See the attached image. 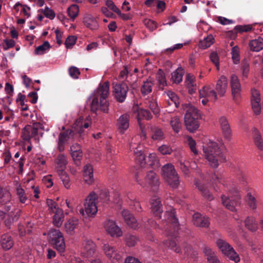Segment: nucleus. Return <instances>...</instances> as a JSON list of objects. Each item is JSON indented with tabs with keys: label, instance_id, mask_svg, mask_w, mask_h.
<instances>
[{
	"label": "nucleus",
	"instance_id": "nucleus-1",
	"mask_svg": "<svg viewBox=\"0 0 263 263\" xmlns=\"http://www.w3.org/2000/svg\"><path fill=\"white\" fill-rule=\"evenodd\" d=\"M109 83L108 81L100 84L95 92L91 103V110L93 112L101 110L104 113L108 112L109 102L107 99L109 95Z\"/></svg>",
	"mask_w": 263,
	"mask_h": 263
},
{
	"label": "nucleus",
	"instance_id": "nucleus-2",
	"mask_svg": "<svg viewBox=\"0 0 263 263\" xmlns=\"http://www.w3.org/2000/svg\"><path fill=\"white\" fill-rule=\"evenodd\" d=\"M203 151L205 158L212 167L217 168L219 165V162L225 161L226 159L218 143L215 142L210 141L204 145Z\"/></svg>",
	"mask_w": 263,
	"mask_h": 263
},
{
	"label": "nucleus",
	"instance_id": "nucleus-3",
	"mask_svg": "<svg viewBox=\"0 0 263 263\" xmlns=\"http://www.w3.org/2000/svg\"><path fill=\"white\" fill-rule=\"evenodd\" d=\"M134 139H132L129 144V149L131 151H134L135 157V160L139 164L141 167H143L146 163L147 165L155 168L158 167L159 165V160L155 153L150 154L147 158L146 161H145V155L143 153V147L142 145L138 144L136 145V143H134Z\"/></svg>",
	"mask_w": 263,
	"mask_h": 263
},
{
	"label": "nucleus",
	"instance_id": "nucleus-4",
	"mask_svg": "<svg viewBox=\"0 0 263 263\" xmlns=\"http://www.w3.org/2000/svg\"><path fill=\"white\" fill-rule=\"evenodd\" d=\"M163 221V226L160 228L163 229L167 235L176 237L179 230V223L175 215V210L171 208L170 211H166Z\"/></svg>",
	"mask_w": 263,
	"mask_h": 263
},
{
	"label": "nucleus",
	"instance_id": "nucleus-5",
	"mask_svg": "<svg viewBox=\"0 0 263 263\" xmlns=\"http://www.w3.org/2000/svg\"><path fill=\"white\" fill-rule=\"evenodd\" d=\"M186 109L185 125L188 130L193 132L199 127L198 119L200 117V112L197 108L190 104L186 105Z\"/></svg>",
	"mask_w": 263,
	"mask_h": 263
},
{
	"label": "nucleus",
	"instance_id": "nucleus-6",
	"mask_svg": "<svg viewBox=\"0 0 263 263\" xmlns=\"http://www.w3.org/2000/svg\"><path fill=\"white\" fill-rule=\"evenodd\" d=\"M161 175L164 180L174 189H177L180 183L179 177L174 166L167 163L161 168Z\"/></svg>",
	"mask_w": 263,
	"mask_h": 263
},
{
	"label": "nucleus",
	"instance_id": "nucleus-7",
	"mask_svg": "<svg viewBox=\"0 0 263 263\" xmlns=\"http://www.w3.org/2000/svg\"><path fill=\"white\" fill-rule=\"evenodd\" d=\"M97 194L94 192H91L85 200L84 209L80 210V213L84 217H90L95 215L98 211L96 200Z\"/></svg>",
	"mask_w": 263,
	"mask_h": 263
},
{
	"label": "nucleus",
	"instance_id": "nucleus-8",
	"mask_svg": "<svg viewBox=\"0 0 263 263\" xmlns=\"http://www.w3.org/2000/svg\"><path fill=\"white\" fill-rule=\"evenodd\" d=\"M49 242L59 252L62 253L65 249V243L62 233L58 229H52L49 233Z\"/></svg>",
	"mask_w": 263,
	"mask_h": 263
},
{
	"label": "nucleus",
	"instance_id": "nucleus-9",
	"mask_svg": "<svg viewBox=\"0 0 263 263\" xmlns=\"http://www.w3.org/2000/svg\"><path fill=\"white\" fill-rule=\"evenodd\" d=\"M216 244L219 250L230 260L237 263L240 261V257L233 247L225 240L218 239Z\"/></svg>",
	"mask_w": 263,
	"mask_h": 263
},
{
	"label": "nucleus",
	"instance_id": "nucleus-10",
	"mask_svg": "<svg viewBox=\"0 0 263 263\" xmlns=\"http://www.w3.org/2000/svg\"><path fill=\"white\" fill-rule=\"evenodd\" d=\"M103 249L106 257L109 258L112 263L123 262V253L118 251L115 247L106 243L103 246Z\"/></svg>",
	"mask_w": 263,
	"mask_h": 263
},
{
	"label": "nucleus",
	"instance_id": "nucleus-11",
	"mask_svg": "<svg viewBox=\"0 0 263 263\" xmlns=\"http://www.w3.org/2000/svg\"><path fill=\"white\" fill-rule=\"evenodd\" d=\"M112 85L115 99L118 102L123 103L127 97V93L129 90L127 84L124 82H122L121 83L114 82Z\"/></svg>",
	"mask_w": 263,
	"mask_h": 263
},
{
	"label": "nucleus",
	"instance_id": "nucleus-12",
	"mask_svg": "<svg viewBox=\"0 0 263 263\" xmlns=\"http://www.w3.org/2000/svg\"><path fill=\"white\" fill-rule=\"evenodd\" d=\"M231 88L233 99L236 102H238L241 97V85L239 80L235 74L231 77Z\"/></svg>",
	"mask_w": 263,
	"mask_h": 263
},
{
	"label": "nucleus",
	"instance_id": "nucleus-13",
	"mask_svg": "<svg viewBox=\"0 0 263 263\" xmlns=\"http://www.w3.org/2000/svg\"><path fill=\"white\" fill-rule=\"evenodd\" d=\"M151 211L155 217L159 219L161 218L163 212V206L160 198L157 196H153L150 201Z\"/></svg>",
	"mask_w": 263,
	"mask_h": 263
},
{
	"label": "nucleus",
	"instance_id": "nucleus-14",
	"mask_svg": "<svg viewBox=\"0 0 263 263\" xmlns=\"http://www.w3.org/2000/svg\"><path fill=\"white\" fill-rule=\"evenodd\" d=\"M130 116L128 114L122 115L117 120V127L120 134H123L128 128Z\"/></svg>",
	"mask_w": 263,
	"mask_h": 263
},
{
	"label": "nucleus",
	"instance_id": "nucleus-15",
	"mask_svg": "<svg viewBox=\"0 0 263 263\" xmlns=\"http://www.w3.org/2000/svg\"><path fill=\"white\" fill-rule=\"evenodd\" d=\"M105 228L111 236L119 237L122 234L121 229L116 225L114 220H107L105 223Z\"/></svg>",
	"mask_w": 263,
	"mask_h": 263
},
{
	"label": "nucleus",
	"instance_id": "nucleus-16",
	"mask_svg": "<svg viewBox=\"0 0 263 263\" xmlns=\"http://www.w3.org/2000/svg\"><path fill=\"white\" fill-rule=\"evenodd\" d=\"M193 222L198 227L208 228L210 223L208 217L203 216L200 213H195L193 216Z\"/></svg>",
	"mask_w": 263,
	"mask_h": 263
},
{
	"label": "nucleus",
	"instance_id": "nucleus-17",
	"mask_svg": "<svg viewBox=\"0 0 263 263\" xmlns=\"http://www.w3.org/2000/svg\"><path fill=\"white\" fill-rule=\"evenodd\" d=\"M73 137V132L71 129H67L61 133L59 136L58 149L60 152L64 150L66 142Z\"/></svg>",
	"mask_w": 263,
	"mask_h": 263
},
{
	"label": "nucleus",
	"instance_id": "nucleus-18",
	"mask_svg": "<svg viewBox=\"0 0 263 263\" xmlns=\"http://www.w3.org/2000/svg\"><path fill=\"white\" fill-rule=\"evenodd\" d=\"M251 105L256 115H259L261 110L260 93L257 90H252Z\"/></svg>",
	"mask_w": 263,
	"mask_h": 263
},
{
	"label": "nucleus",
	"instance_id": "nucleus-19",
	"mask_svg": "<svg viewBox=\"0 0 263 263\" xmlns=\"http://www.w3.org/2000/svg\"><path fill=\"white\" fill-rule=\"evenodd\" d=\"M121 214L125 222L129 227L133 229H136L139 228V224L138 223L136 218L134 217L133 215L129 212V211L127 210H123L122 211Z\"/></svg>",
	"mask_w": 263,
	"mask_h": 263
},
{
	"label": "nucleus",
	"instance_id": "nucleus-20",
	"mask_svg": "<svg viewBox=\"0 0 263 263\" xmlns=\"http://www.w3.org/2000/svg\"><path fill=\"white\" fill-rule=\"evenodd\" d=\"M84 25L90 30H97L99 28V23L96 17L90 14H86L83 17Z\"/></svg>",
	"mask_w": 263,
	"mask_h": 263
},
{
	"label": "nucleus",
	"instance_id": "nucleus-21",
	"mask_svg": "<svg viewBox=\"0 0 263 263\" xmlns=\"http://www.w3.org/2000/svg\"><path fill=\"white\" fill-rule=\"evenodd\" d=\"M219 122L224 137L229 139L232 134V130L228 121L226 117H221L219 119Z\"/></svg>",
	"mask_w": 263,
	"mask_h": 263
},
{
	"label": "nucleus",
	"instance_id": "nucleus-22",
	"mask_svg": "<svg viewBox=\"0 0 263 263\" xmlns=\"http://www.w3.org/2000/svg\"><path fill=\"white\" fill-rule=\"evenodd\" d=\"M203 252L207 260L208 263H221L216 253L210 247L205 246Z\"/></svg>",
	"mask_w": 263,
	"mask_h": 263
},
{
	"label": "nucleus",
	"instance_id": "nucleus-23",
	"mask_svg": "<svg viewBox=\"0 0 263 263\" xmlns=\"http://www.w3.org/2000/svg\"><path fill=\"white\" fill-rule=\"evenodd\" d=\"M221 200L223 205L231 211H235V207L240 204L238 197H235L234 199L233 197L230 199L224 195H222L221 196Z\"/></svg>",
	"mask_w": 263,
	"mask_h": 263
},
{
	"label": "nucleus",
	"instance_id": "nucleus-24",
	"mask_svg": "<svg viewBox=\"0 0 263 263\" xmlns=\"http://www.w3.org/2000/svg\"><path fill=\"white\" fill-rule=\"evenodd\" d=\"M199 96L201 98H207L211 101H215L217 99L216 92L210 86H204L199 90Z\"/></svg>",
	"mask_w": 263,
	"mask_h": 263
},
{
	"label": "nucleus",
	"instance_id": "nucleus-25",
	"mask_svg": "<svg viewBox=\"0 0 263 263\" xmlns=\"http://www.w3.org/2000/svg\"><path fill=\"white\" fill-rule=\"evenodd\" d=\"M83 255L85 257L92 256L96 251V245L91 240H86L83 243Z\"/></svg>",
	"mask_w": 263,
	"mask_h": 263
},
{
	"label": "nucleus",
	"instance_id": "nucleus-26",
	"mask_svg": "<svg viewBox=\"0 0 263 263\" xmlns=\"http://www.w3.org/2000/svg\"><path fill=\"white\" fill-rule=\"evenodd\" d=\"M145 181L154 187V190H157L160 184L158 176L153 171L147 172Z\"/></svg>",
	"mask_w": 263,
	"mask_h": 263
},
{
	"label": "nucleus",
	"instance_id": "nucleus-27",
	"mask_svg": "<svg viewBox=\"0 0 263 263\" xmlns=\"http://www.w3.org/2000/svg\"><path fill=\"white\" fill-rule=\"evenodd\" d=\"M79 220L76 217L69 218L65 223V229L67 234L72 235L74 233V230L78 228Z\"/></svg>",
	"mask_w": 263,
	"mask_h": 263
},
{
	"label": "nucleus",
	"instance_id": "nucleus-28",
	"mask_svg": "<svg viewBox=\"0 0 263 263\" xmlns=\"http://www.w3.org/2000/svg\"><path fill=\"white\" fill-rule=\"evenodd\" d=\"M83 177L84 181L86 183L90 185L93 182V168L90 164H87L84 167Z\"/></svg>",
	"mask_w": 263,
	"mask_h": 263
},
{
	"label": "nucleus",
	"instance_id": "nucleus-29",
	"mask_svg": "<svg viewBox=\"0 0 263 263\" xmlns=\"http://www.w3.org/2000/svg\"><path fill=\"white\" fill-rule=\"evenodd\" d=\"M227 88L228 81L226 77L224 76L220 77L216 86V90L220 97H222L224 95Z\"/></svg>",
	"mask_w": 263,
	"mask_h": 263
},
{
	"label": "nucleus",
	"instance_id": "nucleus-30",
	"mask_svg": "<svg viewBox=\"0 0 263 263\" xmlns=\"http://www.w3.org/2000/svg\"><path fill=\"white\" fill-rule=\"evenodd\" d=\"M152 138L154 141H160L165 138V134L163 129L158 126H152L151 128Z\"/></svg>",
	"mask_w": 263,
	"mask_h": 263
},
{
	"label": "nucleus",
	"instance_id": "nucleus-31",
	"mask_svg": "<svg viewBox=\"0 0 263 263\" xmlns=\"http://www.w3.org/2000/svg\"><path fill=\"white\" fill-rule=\"evenodd\" d=\"M249 46L251 51L259 52L263 49V38L259 37L257 39L251 40Z\"/></svg>",
	"mask_w": 263,
	"mask_h": 263
},
{
	"label": "nucleus",
	"instance_id": "nucleus-32",
	"mask_svg": "<svg viewBox=\"0 0 263 263\" xmlns=\"http://www.w3.org/2000/svg\"><path fill=\"white\" fill-rule=\"evenodd\" d=\"M154 85V81L149 78L146 81H143L141 87V92L143 96H146L152 91L153 86Z\"/></svg>",
	"mask_w": 263,
	"mask_h": 263
},
{
	"label": "nucleus",
	"instance_id": "nucleus-33",
	"mask_svg": "<svg viewBox=\"0 0 263 263\" xmlns=\"http://www.w3.org/2000/svg\"><path fill=\"white\" fill-rule=\"evenodd\" d=\"M0 242L3 249L5 250H9L14 245V241L11 237L7 234L2 235Z\"/></svg>",
	"mask_w": 263,
	"mask_h": 263
},
{
	"label": "nucleus",
	"instance_id": "nucleus-34",
	"mask_svg": "<svg viewBox=\"0 0 263 263\" xmlns=\"http://www.w3.org/2000/svg\"><path fill=\"white\" fill-rule=\"evenodd\" d=\"M185 83L189 89V92L190 94H193L196 90V84L195 83L194 76L190 73L186 76Z\"/></svg>",
	"mask_w": 263,
	"mask_h": 263
},
{
	"label": "nucleus",
	"instance_id": "nucleus-35",
	"mask_svg": "<svg viewBox=\"0 0 263 263\" xmlns=\"http://www.w3.org/2000/svg\"><path fill=\"white\" fill-rule=\"evenodd\" d=\"M137 120L138 124L141 126L142 119H145L146 120H149L153 118V116L151 112L145 109L140 108L137 111Z\"/></svg>",
	"mask_w": 263,
	"mask_h": 263
},
{
	"label": "nucleus",
	"instance_id": "nucleus-36",
	"mask_svg": "<svg viewBox=\"0 0 263 263\" xmlns=\"http://www.w3.org/2000/svg\"><path fill=\"white\" fill-rule=\"evenodd\" d=\"M11 200L10 192L5 187L0 185V204L4 205Z\"/></svg>",
	"mask_w": 263,
	"mask_h": 263
},
{
	"label": "nucleus",
	"instance_id": "nucleus-37",
	"mask_svg": "<svg viewBox=\"0 0 263 263\" xmlns=\"http://www.w3.org/2000/svg\"><path fill=\"white\" fill-rule=\"evenodd\" d=\"M11 200L10 192L5 187L0 185V204L4 205Z\"/></svg>",
	"mask_w": 263,
	"mask_h": 263
},
{
	"label": "nucleus",
	"instance_id": "nucleus-38",
	"mask_svg": "<svg viewBox=\"0 0 263 263\" xmlns=\"http://www.w3.org/2000/svg\"><path fill=\"white\" fill-rule=\"evenodd\" d=\"M11 200L10 192L5 187L0 185V204L4 205Z\"/></svg>",
	"mask_w": 263,
	"mask_h": 263
},
{
	"label": "nucleus",
	"instance_id": "nucleus-39",
	"mask_svg": "<svg viewBox=\"0 0 263 263\" xmlns=\"http://www.w3.org/2000/svg\"><path fill=\"white\" fill-rule=\"evenodd\" d=\"M54 215L53 217V224L55 227L59 228L61 226L64 219V215L62 209L58 210L56 211V212L54 213Z\"/></svg>",
	"mask_w": 263,
	"mask_h": 263
},
{
	"label": "nucleus",
	"instance_id": "nucleus-40",
	"mask_svg": "<svg viewBox=\"0 0 263 263\" xmlns=\"http://www.w3.org/2000/svg\"><path fill=\"white\" fill-rule=\"evenodd\" d=\"M246 228L252 232H255L258 229V223L255 218L252 216L248 217L245 221Z\"/></svg>",
	"mask_w": 263,
	"mask_h": 263
},
{
	"label": "nucleus",
	"instance_id": "nucleus-41",
	"mask_svg": "<svg viewBox=\"0 0 263 263\" xmlns=\"http://www.w3.org/2000/svg\"><path fill=\"white\" fill-rule=\"evenodd\" d=\"M214 38L212 34H209L206 37H204L202 40H200L199 43V46L200 48L204 49L210 47L214 43Z\"/></svg>",
	"mask_w": 263,
	"mask_h": 263
},
{
	"label": "nucleus",
	"instance_id": "nucleus-42",
	"mask_svg": "<svg viewBox=\"0 0 263 263\" xmlns=\"http://www.w3.org/2000/svg\"><path fill=\"white\" fill-rule=\"evenodd\" d=\"M58 173L59 175L61 180L62 181L64 186L67 189H69L70 187L71 183L70 178L68 175L64 170H58Z\"/></svg>",
	"mask_w": 263,
	"mask_h": 263
},
{
	"label": "nucleus",
	"instance_id": "nucleus-43",
	"mask_svg": "<svg viewBox=\"0 0 263 263\" xmlns=\"http://www.w3.org/2000/svg\"><path fill=\"white\" fill-rule=\"evenodd\" d=\"M254 142L257 148L260 151H263V139L257 129L254 130Z\"/></svg>",
	"mask_w": 263,
	"mask_h": 263
},
{
	"label": "nucleus",
	"instance_id": "nucleus-44",
	"mask_svg": "<svg viewBox=\"0 0 263 263\" xmlns=\"http://www.w3.org/2000/svg\"><path fill=\"white\" fill-rule=\"evenodd\" d=\"M183 74V69L181 67L178 68L172 73V80L175 83H179L182 81Z\"/></svg>",
	"mask_w": 263,
	"mask_h": 263
},
{
	"label": "nucleus",
	"instance_id": "nucleus-45",
	"mask_svg": "<svg viewBox=\"0 0 263 263\" xmlns=\"http://www.w3.org/2000/svg\"><path fill=\"white\" fill-rule=\"evenodd\" d=\"M156 80L158 83L160 89H163V87L166 85V80L165 74L161 69H159L156 74Z\"/></svg>",
	"mask_w": 263,
	"mask_h": 263
},
{
	"label": "nucleus",
	"instance_id": "nucleus-46",
	"mask_svg": "<svg viewBox=\"0 0 263 263\" xmlns=\"http://www.w3.org/2000/svg\"><path fill=\"white\" fill-rule=\"evenodd\" d=\"M67 162V158L65 155L62 154L59 155L56 159L58 170H60L64 171Z\"/></svg>",
	"mask_w": 263,
	"mask_h": 263
},
{
	"label": "nucleus",
	"instance_id": "nucleus-47",
	"mask_svg": "<svg viewBox=\"0 0 263 263\" xmlns=\"http://www.w3.org/2000/svg\"><path fill=\"white\" fill-rule=\"evenodd\" d=\"M164 246L166 247L173 250L177 253H181V250L179 247H176V243L175 240H167L163 242Z\"/></svg>",
	"mask_w": 263,
	"mask_h": 263
},
{
	"label": "nucleus",
	"instance_id": "nucleus-48",
	"mask_svg": "<svg viewBox=\"0 0 263 263\" xmlns=\"http://www.w3.org/2000/svg\"><path fill=\"white\" fill-rule=\"evenodd\" d=\"M170 124L174 131L176 133H178L181 127V123L179 118L177 117L172 118Z\"/></svg>",
	"mask_w": 263,
	"mask_h": 263
},
{
	"label": "nucleus",
	"instance_id": "nucleus-49",
	"mask_svg": "<svg viewBox=\"0 0 263 263\" xmlns=\"http://www.w3.org/2000/svg\"><path fill=\"white\" fill-rule=\"evenodd\" d=\"M51 47L48 41H45L43 44L35 49V53L36 54H43L44 52L50 49Z\"/></svg>",
	"mask_w": 263,
	"mask_h": 263
},
{
	"label": "nucleus",
	"instance_id": "nucleus-50",
	"mask_svg": "<svg viewBox=\"0 0 263 263\" xmlns=\"http://www.w3.org/2000/svg\"><path fill=\"white\" fill-rule=\"evenodd\" d=\"M79 11V7L75 4L71 5L67 9L69 16L73 20L78 16Z\"/></svg>",
	"mask_w": 263,
	"mask_h": 263
},
{
	"label": "nucleus",
	"instance_id": "nucleus-51",
	"mask_svg": "<svg viewBox=\"0 0 263 263\" xmlns=\"http://www.w3.org/2000/svg\"><path fill=\"white\" fill-rule=\"evenodd\" d=\"M196 186L198 187V190L201 192L202 195L206 198L209 200H211L213 199V196L210 194L209 190H208L204 185L196 183Z\"/></svg>",
	"mask_w": 263,
	"mask_h": 263
},
{
	"label": "nucleus",
	"instance_id": "nucleus-52",
	"mask_svg": "<svg viewBox=\"0 0 263 263\" xmlns=\"http://www.w3.org/2000/svg\"><path fill=\"white\" fill-rule=\"evenodd\" d=\"M125 241L127 246L133 247L136 244L138 239L135 235L127 234L125 237Z\"/></svg>",
	"mask_w": 263,
	"mask_h": 263
},
{
	"label": "nucleus",
	"instance_id": "nucleus-53",
	"mask_svg": "<svg viewBox=\"0 0 263 263\" xmlns=\"http://www.w3.org/2000/svg\"><path fill=\"white\" fill-rule=\"evenodd\" d=\"M167 96L168 97V98L170 99L171 102H168V104L170 105H172V103L175 104V106L176 107H178L179 105V98L176 95V94L171 91H168L167 93Z\"/></svg>",
	"mask_w": 263,
	"mask_h": 263
},
{
	"label": "nucleus",
	"instance_id": "nucleus-54",
	"mask_svg": "<svg viewBox=\"0 0 263 263\" xmlns=\"http://www.w3.org/2000/svg\"><path fill=\"white\" fill-rule=\"evenodd\" d=\"M147 106L156 116L159 114L160 109L157 102L155 100H152L148 101Z\"/></svg>",
	"mask_w": 263,
	"mask_h": 263
},
{
	"label": "nucleus",
	"instance_id": "nucleus-55",
	"mask_svg": "<svg viewBox=\"0 0 263 263\" xmlns=\"http://www.w3.org/2000/svg\"><path fill=\"white\" fill-rule=\"evenodd\" d=\"M39 11L43 13L47 18L50 20H53L55 17V14L54 12L47 6H46L44 9H40Z\"/></svg>",
	"mask_w": 263,
	"mask_h": 263
},
{
	"label": "nucleus",
	"instance_id": "nucleus-56",
	"mask_svg": "<svg viewBox=\"0 0 263 263\" xmlns=\"http://www.w3.org/2000/svg\"><path fill=\"white\" fill-rule=\"evenodd\" d=\"M231 54L234 63L238 64L240 60V55L239 49L237 46H235L232 48Z\"/></svg>",
	"mask_w": 263,
	"mask_h": 263
},
{
	"label": "nucleus",
	"instance_id": "nucleus-57",
	"mask_svg": "<svg viewBox=\"0 0 263 263\" xmlns=\"http://www.w3.org/2000/svg\"><path fill=\"white\" fill-rule=\"evenodd\" d=\"M29 129H30V125H27L23 128L22 132V137L25 141L27 142L30 141L32 138Z\"/></svg>",
	"mask_w": 263,
	"mask_h": 263
},
{
	"label": "nucleus",
	"instance_id": "nucleus-58",
	"mask_svg": "<svg viewBox=\"0 0 263 263\" xmlns=\"http://www.w3.org/2000/svg\"><path fill=\"white\" fill-rule=\"evenodd\" d=\"M247 201L249 206L252 209H255L257 207L256 200L255 198L248 193L247 195Z\"/></svg>",
	"mask_w": 263,
	"mask_h": 263
},
{
	"label": "nucleus",
	"instance_id": "nucleus-59",
	"mask_svg": "<svg viewBox=\"0 0 263 263\" xmlns=\"http://www.w3.org/2000/svg\"><path fill=\"white\" fill-rule=\"evenodd\" d=\"M241 69L242 71V76L247 78L250 71V65L247 60H243L241 63Z\"/></svg>",
	"mask_w": 263,
	"mask_h": 263
},
{
	"label": "nucleus",
	"instance_id": "nucleus-60",
	"mask_svg": "<svg viewBox=\"0 0 263 263\" xmlns=\"http://www.w3.org/2000/svg\"><path fill=\"white\" fill-rule=\"evenodd\" d=\"M179 167L181 170L183 174L186 176H189L190 174V169L189 168V162H186L185 163L183 162L182 160H180L179 162Z\"/></svg>",
	"mask_w": 263,
	"mask_h": 263
},
{
	"label": "nucleus",
	"instance_id": "nucleus-61",
	"mask_svg": "<svg viewBox=\"0 0 263 263\" xmlns=\"http://www.w3.org/2000/svg\"><path fill=\"white\" fill-rule=\"evenodd\" d=\"M16 193L20 202L25 203L27 200L25 191L22 187H18L16 189Z\"/></svg>",
	"mask_w": 263,
	"mask_h": 263
},
{
	"label": "nucleus",
	"instance_id": "nucleus-62",
	"mask_svg": "<svg viewBox=\"0 0 263 263\" xmlns=\"http://www.w3.org/2000/svg\"><path fill=\"white\" fill-rule=\"evenodd\" d=\"M252 29V27L251 25H238L235 27L234 29L237 32L242 33L243 32H249Z\"/></svg>",
	"mask_w": 263,
	"mask_h": 263
},
{
	"label": "nucleus",
	"instance_id": "nucleus-63",
	"mask_svg": "<svg viewBox=\"0 0 263 263\" xmlns=\"http://www.w3.org/2000/svg\"><path fill=\"white\" fill-rule=\"evenodd\" d=\"M102 200L103 202H107L109 200V194L106 190H102L100 192L99 195H97L96 200Z\"/></svg>",
	"mask_w": 263,
	"mask_h": 263
},
{
	"label": "nucleus",
	"instance_id": "nucleus-64",
	"mask_svg": "<svg viewBox=\"0 0 263 263\" xmlns=\"http://www.w3.org/2000/svg\"><path fill=\"white\" fill-rule=\"evenodd\" d=\"M47 204L49 207V210H50V212H52L53 213L56 212V211L58 210H61L58 207L57 204L55 202L53 201L51 199H47Z\"/></svg>",
	"mask_w": 263,
	"mask_h": 263
}]
</instances>
